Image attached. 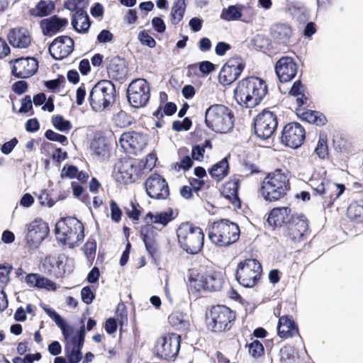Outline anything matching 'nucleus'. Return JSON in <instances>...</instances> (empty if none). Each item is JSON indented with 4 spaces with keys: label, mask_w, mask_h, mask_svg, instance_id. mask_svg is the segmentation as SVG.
I'll use <instances>...</instances> for the list:
<instances>
[{
    "label": "nucleus",
    "mask_w": 363,
    "mask_h": 363,
    "mask_svg": "<svg viewBox=\"0 0 363 363\" xmlns=\"http://www.w3.org/2000/svg\"><path fill=\"white\" fill-rule=\"evenodd\" d=\"M225 284L221 272L193 267L188 271L187 288L189 293L199 296L201 292H216Z\"/></svg>",
    "instance_id": "nucleus-1"
},
{
    "label": "nucleus",
    "mask_w": 363,
    "mask_h": 363,
    "mask_svg": "<svg viewBox=\"0 0 363 363\" xmlns=\"http://www.w3.org/2000/svg\"><path fill=\"white\" fill-rule=\"evenodd\" d=\"M267 92L264 80L258 77H249L238 83L234 91V97L240 105L253 108L261 102Z\"/></svg>",
    "instance_id": "nucleus-2"
},
{
    "label": "nucleus",
    "mask_w": 363,
    "mask_h": 363,
    "mask_svg": "<svg viewBox=\"0 0 363 363\" xmlns=\"http://www.w3.org/2000/svg\"><path fill=\"white\" fill-rule=\"evenodd\" d=\"M236 320V312L230 307L223 304L213 305L206 313V327L213 335H223L235 327Z\"/></svg>",
    "instance_id": "nucleus-3"
},
{
    "label": "nucleus",
    "mask_w": 363,
    "mask_h": 363,
    "mask_svg": "<svg viewBox=\"0 0 363 363\" xmlns=\"http://www.w3.org/2000/svg\"><path fill=\"white\" fill-rule=\"evenodd\" d=\"M289 189V178L281 169L269 173L262 183L261 190L264 199L274 201L283 198Z\"/></svg>",
    "instance_id": "nucleus-4"
},
{
    "label": "nucleus",
    "mask_w": 363,
    "mask_h": 363,
    "mask_svg": "<svg viewBox=\"0 0 363 363\" xmlns=\"http://www.w3.org/2000/svg\"><path fill=\"white\" fill-rule=\"evenodd\" d=\"M233 115L231 111L222 104H213L205 113V123L212 130L225 133L233 127Z\"/></svg>",
    "instance_id": "nucleus-5"
},
{
    "label": "nucleus",
    "mask_w": 363,
    "mask_h": 363,
    "mask_svg": "<svg viewBox=\"0 0 363 363\" xmlns=\"http://www.w3.org/2000/svg\"><path fill=\"white\" fill-rule=\"evenodd\" d=\"M57 240L64 246L73 248L84 238L83 225L75 218H65L55 225Z\"/></svg>",
    "instance_id": "nucleus-6"
},
{
    "label": "nucleus",
    "mask_w": 363,
    "mask_h": 363,
    "mask_svg": "<svg viewBox=\"0 0 363 363\" xmlns=\"http://www.w3.org/2000/svg\"><path fill=\"white\" fill-rule=\"evenodd\" d=\"M262 266L255 258H247L238 262L235 270V280L245 288H252L258 284L262 276Z\"/></svg>",
    "instance_id": "nucleus-7"
},
{
    "label": "nucleus",
    "mask_w": 363,
    "mask_h": 363,
    "mask_svg": "<svg viewBox=\"0 0 363 363\" xmlns=\"http://www.w3.org/2000/svg\"><path fill=\"white\" fill-rule=\"evenodd\" d=\"M240 229L237 224L221 219L214 222L208 233L212 242L220 247H227L238 240Z\"/></svg>",
    "instance_id": "nucleus-8"
},
{
    "label": "nucleus",
    "mask_w": 363,
    "mask_h": 363,
    "mask_svg": "<svg viewBox=\"0 0 363 363\" xmlns=\"http://www.w3.org/2000/svg\"><path fill=\"white\" fill-rule=\"evenodd\" d=\"M48 316L52 319L56 325L60 328L64 337L65 345L75 348H82L85 339V327L82 325L77 332L74 328L68 325L66 321L54 310L50 308L44 309Z\"/></svg>",
    "instance_id": "nucleus-9"
},
{
    "label": "nucleus",
    "mask_w": 363,
    "mask_h": 363,
    "mask_svg": "<svg viewBox=\"0 0 363 363\" xmlns=\"http://www.w3.org/2000/svg\"><path fill=\"white\" fill-rule=\"evenodd\" d=\"M317 177L318 175L313 174L308 184L315 194L322 197L323 206L329 207L343 193L345 186L326 181L324 178Z\"/></svg>",
    "instance_id": "nucleus-10"
},
{
    "label": "nucleus",
    "mask_w": 363,
    "mask_h": 363,
    "mask_svg": "<svg viewBox=\"0 0 363 363\" xmlns=\"http://www.w3.org/2000/svg\"><path fill=\"white\" fill-rule=\"evenodd\" d=\"M177 235L182 250H201L203 245L204 234L202 229L191 223H182L177 230Z\"/></svg>",
    "instance_id": "nucleus-11"
},
{
    "label": "nucleus",
    "mask_w": 363,
    "mask_h": 363,
    "mask_svg": "<svg viewBox=\"0 0 363 363\" xmlns=\"http://www.w3.org/2000/svg\"><path fill=\"white\" fill-rule=\"evenodd\" d=\"M114 85L108 80L98 82L91 90L89 100L95 111H101L114 101Z\"/></svg>",
    "instance_id": "nucleus-12"
},
{
    "label": "nucleus",
    "mask_w": 363,
    "mask_h": 363,
    "mask_svg": "<svg viewBox=\"0 0 363 363\" xmlns=\"http://www.w3.org/2000/svg\"><path fill=\"white\" fill-rule=\"evenodd\" d=\"M181 335L174 333H167L157 340L156 354L162 359L174 360L180 350Z\"/></svg>",
    "instance_id": "nucleus-13"
},
{
    "label": "nucleus",
    "mask_w": 363,
    "mask_h": 363,
    "mask_svg": "<svg viewBox=\"0 0 363 363\" xmlns=\"http://www.w3.org/2000/svg\"><path fill=\"white\" fill-rule=\"evenodd\" d=\"M286 237L293 243L302 242L308 235L309 222L302 213L291 216L286 225Z\"/></svg>",
    "instance_id": "nucleus-14"
},
{
    "label": "nucleus",
    "mask_w": 363,
    "mask_h": 363,
    "mask_svg": "<svg viewBox=\"0 0 363 363\" xmlns=\"http://www.w3.org/2000/svg\"><path fill=\"white\" fill-rule=\"evenodd\" d=\"M150 86L144 79H137L129 84L127 90L128 100L134 108L145 106L150 99Z\"/></svg>",
    "instance_id": "nucleus-15"
},
{
    "label": "nucleus",
    "mask_w": 363,
    "mask_h": 363,
    "mask_svg": "<svg viewBox=\"0 0 363 363\" xmlns=\"http://www.w3.org/2000/svg\"><path fill=\"white\" fill-rule=\"evenodd\" d=\"M277 128L275 114L269 111L259 113L255 121V132L258 138L266 140L270 138Z\"/></svg>",
    "instance_id": "nucleus-16"
},
{
    "label": "nucleus",
    "mask_w": 363,
    "mask_h": 363,
    "mask_svg": "<svg viewBox=\"0 0 363 363\" xmlns=\"http://www.w3.org/2000/svg\"><path fill=\"white\" fill-rule=\"evenodd\" d=\"M67 257L64 254L49 255L40 260V269L49 277H62L65 272V262Z\"/></svg>",
    "instance_id": "nucleus-17"
},
{
    "label": "nucleus",
    "mask_w": 363,
    "mask_h": 363,
    "mask_svg": "<svg viewBox=\"0 0 363 363\" xmlns=\"http://www.w3.org/2000/svg\"><path fill=\"white\" fill-rule=\"evenodd\" d=\"M49 233L48 224L41 219H35L27 225L26 242L30 247L38 248Z\"/></svg>",
    "instance_id": "nucleus-18"
},
{
    "label": "nucleus",
    "mask_w": 363,
    "mask_h": 363,
    "mask_svg": "<svg viewBox=\"0 0 363 363\" xmlns=\"http://www.w3.org/2000/svg\"><path fill=\"white\" fill-rule=\"evenodd\" d=\"M145 186L147 194L152 199L163 200L169 196L168 184L159 174L150 175L145 181Z\"/></svg>",
    "instance_id": "nucleus-19"
},
{
    "label": "nucleus",
    "mask_w": 363,
    "mask_h": 363,
    "mask_svg": "<svg viewBox=\"0 0 363 363\" xmlns=\"http://www.w3.org/2000/svg\"><path fill=\"white\" fill-rule=\"evenodd\" d=\"M245 67L243 61L240 57H233L222 67L218 79L223 85H229L236 80Z\"/></svg>",
    "instance_id": "nucleus-20"
},
{
    "label": "nucleus",
    "mask_w": 363,
    "mask_h": 363,
    "mask_svg": "<svg viewBox=\"0 0 363 363\" xmlns=\"http://www.w3.org/2000/svg\"><path fill=\"white\" fill-rule=\"evenodd\" d=\"M305 139V130L298 123H290L286 125L281 135V142L291 148H297L301 145Z\"/></svg>",
    "instance_id": "nucleus-21"
},
{
    "label": "nucleus",
    "mask_w": 363,
    "mask_h": 363,
    "mask_svg": "<svg viewBox=\"0 0 363 363\" xmlns=\"http://www.w3.org/2000/svg\"><path fill=\"white\" fill-rule=\"evenodd\" d=\"M147 138L145 135L137 132H127L123 133L119 139V143L125 151L134 154L141 151L147 145Z\"/></svg>",
    "instance_id": "nucleus-22"
},
{
    "label": "nucleus",
    "mask_w": 363,
    "mask_h": 363,
    "mask_svg": "<svg viewBox=\"0 0 363 363\" xmlns=\"http://www.w3.org/2000/svg\"><path fill=\"white\" fill-rule=\"evenodd\" d=\"M13 63L12 74L18 78H28L38 70V63L34 57H21L11 61Z\"/></svg>",
    "instance_id": "nucleus-23"
},
{
    "label": "nucleus",
    "mask_w": 363,
    "mask_h": 363,
    "mask_svg": "<svg viewBox=\"0 0 363 363\" xmlns=\"http://www.w3.org/2000/svg\"><path fill=\"white\" fill-rule=\"evenodd\" d=\"M74 49L73 40L67 36L56 38L49 46V52L55 60H62L69 55Z\"/></svg>",
    "instance_id": "nucleus-24"
},
{
    "label": "nucleus",
    "mask_w": 363,
    "mask_h": 363,
    "mask_svg": "<svg viewBox=\"0 0 363 363\" xmlns=\"http://www.w3.org/2000/svg\"><path fill=\"white\" fill-rule=\"evenodd\" d=\"M253 16L254 12L250 7L244 5H232L222 11L220 18L227 21L240 20L249 23Z\"/></svg>",
    "instance_id": "nucleus-25"
},
{
    "label": "nucleus",
    "mask_w": 363,
    "mask_h": 363,
    "mask_svg": "<svg viewBox=\"0 0 363 363\" xmlns=\"http://www.w3.org/2000/svg\"><path fill=\"white\" fill-rule=\"evenodd\" d=\"M275 72L280 82H288L297 73V65L290 57H283L275 65Z\"/></svg>",
    "instance_id": "nucleus-26"
},
{
    "label": "nucleus",
    "mask_w": 363,
    "mask_h": 363,
    "mask_svg": "<svg viewBox=\"0 0 363 363\" xmlns=\"http://www.w3.org/2000/svg\"><path fill=\"white\" fill-rule=\"evenodd\" d=\"M278 335L283 339H288L299 335L298 328L291 315H284L279 317L277 325Z\"/></svg>",
    "instance_id": "nucleus-27"
},
{
    "label": "nucleus",
    "mask_w": 363,
    "mask_h": 363,
    "mask_svg": "<svg viewBox=\"0 0 363 363\" xmlns=\"http://www.w3.org/2000/svg\"><path fill=\"white\" fill-rule=\"evenodd\" d=\"M134 172V165L130 160L120 161L115 166L113 177L119 183L128 184L133 182Z\"/></svg>",
    "instance_id": "nucleus-28"
},
{
    "label": "nucleus",
    "mask_w": 363,
    "mask_h": 363,
    "mask_svg": "<svg viewBox=\"0 0 363 363\" xmlns=\"http://www.w3.org/2000/svg\"><path fill=\"white\" fill-rule=\"evenodd\" d=\"M10 44L17 48H26L31 43V37L28 30L25 28H14L8 34Z\"/></svg>",
    "instance_id": "nucleus-29"
},
{
    "label": "nucleus",
    "mask_w": 363,
    "mask_h": 363,
    "mask_svg": "<svg viewBox=\"0 0 363 363\" xmlns=\"http://www.w3.org/2000/svg\"><path fill=\"white\" fill-rule=\"evenodd\" d=\"M293 214L289 206L274 208L269 214L267 221L270 225L275 227H281L283 224L286 225Z\"/></svg>",
    "instance_id": "nucleus-30"
},
{
    "label": "nucleus",
    "mask_w": 363,
    "mask_h": 363,
    "mask_svg": "<svg viewBox=\"0 0 363 363\" xmlns=\"http://www.w3.org/2000/svg\"><path fill=\"white\" fill-rule=\"evenodd\" d=\"M25 282L32 288L55 290L56 284L38 273H30L25 277Z\"/></svg>",
    "instance_id": "nucleus-31"
},
{
    "label": "nucleus",
    "mask_w": 363,
    "mask_h": 363,
    "mask_svg": "<svg viewBox=\"0 0 363 363\" xmlns=\"http://www.w3.org/2000/svg\"><path fill=\"white\" fill-rule=\"evenodd\" d=\"M168 323L177 331L186 332L190 328L189 317L179 311H174L168 316Z\"/></svg>",
    "instance_id": "nucleus-32"
},
{
    "label": "nucleus",
    "mask_w": 363,
    "mask_h": 363,
    "mask_svg": "<svg viewBox=\"0 0 363 363\" xmlns=\"http://www.w3.org/2000/svg\"><path fill=\"white\" fill-rule=\"evenodd\" d=\"M67 23V19L60 18L57 16H54L50 18L42 21L40 26L44 35H52L59 32L63 27L66 26Z\"/></svg>",
    "instance_id": "nucleus-33"
},
{
    "label": "nucleus",
    "mask_w": 363,
    "mask_h": 363,
    "mask_svg": "<svg viewBox=\"0 0 363 363\" xmlns=\"http://www.w3.org/2000/svg\"><path fill=\"white\" fill-rule=\"evenodd\" d=\"M174 218V212L169 208L165 211L149 212L146 214L144 220L146 223L160 224L164 227Z\"/></svg>",
    "instance_id": "nucleus-34"
},
{
    "label": "nucleus",
    "mask_w": 363,
    "mask_h": 363,
    "mask_svg": "<svg viewBox=\"0 0 363 363\" xmlns=\"http://www.w3.org/2000/svg\"><path fill=\"white\" fill-rule=\"evenodd\" d=\"M271 34L279 43L286 44L292 35V30L288 25L277 23L271 28Z\"/></svg>",
    "instance_id": "nucleus-35"
},
{
    "label": "nucleus",
    "mask_w": 363,
    "mask_h": 363,
    "mask_svg": "<svg viewBox=\"0 0 363 363\" xmlns=\"http://www.w3.org/2000/svg\"><path fill=\"white\" fill-rule=\"evenodd\" d=\"M141 235L143 237L146 250H151L153 248L157 242L158 233L155 227L152 225L147 223L141 228Z\"/></svg>",
    "instance_id": "nucleus-36"
},
{
    "label": "nucleus",
    "mask_w": 363,
    "mask_h": 363,
    "mask_svg": "<svg viewBox=\"0 0 363 363\" xmlns=\"http://www.w3.org/2000/svg\"><path fill=\"white\" fill-rule=\"evenodd\" d=\"M72 24L77 32H86L90 26L89 18L86 12L84 10H79L74 13Z\"/></svg>",
    "instance_id": "nucleus-37"
},
{
    "label": "nucleus",
    "mask_w": 363,
    "mask_h": 363,
    "mask_svg": "<svg viewBox=\"0 0 363 363\" xmlns=\"http://www.w3.org/2000/svg\"><path fill=\"white\" fill-rule=\"evenodd\" d=\"M348 218L357 223L363 221V200L352 202L347 207Z\"/></svg>",
    "instance_id": "nucleus-38"
},
{
    "label": "nucleus",
    "mask_w": 363,
    "mask_h": 363,
    "mask_svg": "<svg viewBox=\"0 0 363 363\" xmlns=\"http://www.w3.org/2000/svg\"><path fill=\"white\" fill-rule=\"evenodd\" d=\"M229 165L227 158L215 164L209 171L211 177L217 181L223 179L228 173Z\"/></svg>",
    "instance_id": "nucleus-39"
},
{
    "label": "nucleus",
    "mask_w": 363,
    "mask_h": 363,
    "mask_svg": "<svg viewBox=\"0 0 363 363\" xmlns=\"http://www.w3.org/2000/svg\"><path fill=\"white\" fill-rule=\"evenodd\" d=\"M186 10L185 0H177L174 1L171 10V23L174 25L178 24L184 17Z\"/></svg>",
    "instance_id": "nucleus-40"
},
{
    "label": "nucleus",
    "mask_w": 363,
    "mask_h": 363,
    "mask_svg": "<svg viewBox=\"0 0 363 363\" xmlns=\"http://www.w3.org/2000/svg\"><path fill=\"white\" fill-rule=\"evenodd\" d=\"M55 8L51 1H40L35 8L30 10V14L36 17H43L52 13Z\"/></svg>",
    "instance_id": "nucleus-41"
},
{
    "label": "nucleus",
    "mask_w": 363,
    "mask_h": 363,
    "mask_svg": "<svg viewBox=\"0 0 363 363\" xmlns=\"http://www.w3.org/2000/svg\"><path fill=\"white\" fill-rule=\"evenodd\" d=\"M302 118L308 123L317 125H323L326 123L325 116L318 111L308 110L302 113Z\"/></svg>",
    "instance_id": "nucleus-42"
},
{
    "label": "nucleus",
    "mask_w": 363,
    "mask_h": 363,
    "mask_svg": "<svg viewBox=\"0 0 363 363\" xmlns=\"http://www.w3.org/2000/svg\"><path fill=\"white\" fill-rule=\"evenodd\" d=\"M248 348V353L255 359H259L264 355V347L262 343L258 340H253L250 343L246 344Z\"/></svg>",
    "instance_id": "nucleus-43"
},
{
    "label": "nucleus",
    "mask_w": 363,
    "mask_h": 363,
    "mask_svg": "<svg viewBox=\"0 0 363 363\" xmlns=\"http://www.w3.org/2000/svg\"><path fill=\"white\" fill-rule=\"evenodd\" d=\"M82 348L65 345V352L68 363H79L82 359Z\"/></svg>",
    "instance_id": "nucleus-44"
},
{
    "label": "nucleus",
    "mask_w": 363,
    "mask_h": 363,
    "mask_svg": "<svg viewBox=\"0 0 363 363\" xmlns=\"http://www.w3.org/2000/svg\"><path fill=\"white\" fill-rule=\"evenodd\" d=\"M115 124L120 128H125L132 123V118L125 111H120L114 116Z\"/></svg>",
    "instance_id": "nucleus-45"
},
{
    "label": "nucleus",
    "mask_w": 363,
    "mask_h": 363,
    "mask_svg": "<svg viewBox=\"0 0 363 363\" xmlns=\"http://www.w3.org/2000/svg\"><path fill=\"white\" fill-rule=\"evenodd\" d=\"M315 152L320 159H325L328 156V150L325 136L320 135Z\"/></svg>",
    "instance_id": "nucleus-46"
},
{
    "label": "nucleus",
    "mask_w": 363,
    "mask_h": 363,
    "mask_svg": "<svg viewBox=\"0 0 363 363\" xmlns=\"http://www.w3.org/2000/svg\"><path fill=\"white\" fill-rule=\"evenodd\" d=\"M52 123L55 128L62 132L68 131L72 128L70 122L65 120L62 116L53 117Z\"/></svg>",
    "instance_id": "nucleus-47"
},
{
    "label": "nucleus",
    "mask_w": 363,
    "mask_h": 363,
    "mask_svg": "<svg viewBox=\"0 0 363 363\" xmlns=\"http://www.w3.org/2000/svg\"><path fill=\"white\" fill-rule=\"evenodd\" d=\"M303 87L299 81L294 83L292 87L289 91V94L294 96H296V101L298 106L303 104V100L302 99Z\"/></svg>",
    "instance_id": "nucleus-48"
},
{
    "label": "nucleus",
    "mask_w": 363,
    "mask_h": 363,
    "mask_svg": "<svg viewBox=\"0 0 363 363\" xmlns=\"http://www.w3.org/2000/svg\"><path fill=\"white\" fill-rule=\"evenodd\" d=\"M138 38L142 45H147L149 48H152L156 45V42L154 38L145 30L140 32Z\"/></svg>",
    "instance_id": "nucleus-49"
},
{
    "label": "nucleus",
    "mask_w": 363,
    "mask_h": 363,
    "mask_svg": "<svg viewBox=\"0 0 363 363\" xmlns=\"http://www.w3.org/2000/svg\"><path fill=\"white\" fill-rule=\"evenodd\" d=\"M191 126V121L185 118L182 121H175L172 124V129L176 131L188 130Z\"/></svg>",
    "instance_id": "nucleus-50"
},
{
    "label": "nucleus",
    "mask_w": 363,
    "mask_h": 363,
    "mask_svg": "<svg viewBox=\"0 0 363 363\" xmlns=\"http://www.w3.org/2000/svg\"><path fill=\"white\" fill-rule=\"evenodd\" d=\"M81 297L84 303L90 304L94 299L95 294L89 286H84L81 291Z\"/></svg>",
    "instance_id": "nucleus-51"
},
{
    "label": "nucleus",
    "mask_w": 363,
    "mask_h": 363,
    "mask_svg": "<svg viewBox=\"0 0 363 363\" xmlns=\"http://www.w3.org/2000/svg\"><path fill=\"white\" fill-rule=\"evenodd\" d=\"M45 136L47 139L50 140L59 142L62 144L67 141L66 136L55 133L52 130H48L45 133Z\"/></svg>",
    "instance_id": "nucleus-52"
},
{
    "label": "nucleus",
    "mask_w": 363,
    "mask_h": 363,
    "mask_svg": "<svg viewBox=\"0 0 363 363\" xmlns=\"http://www.w3.org/2000/svg\"><path fill=\"white\" fill-rule=\"evenodd\" d=\"M12 270V266L0 265V284H6L9 281V274Z\"/></svg>",
    "instance_id": "nucleus-53"
},
{
    "label": "nucleus",
    "mask_w": 363,
    "mask_h": 363,
    "mask_svg": "<svg viewBox=\"0 0 363 363\" xmlns=\"http://www.w3.org/2000/svg\"><path fill=\"white\" fill-rule=\"evenodd\" d=\"M125 213L129 218L136 220L139 219V216L140 215V211L133 202H131L129 204V206L125 208Z\"/></svg>",
    "instance_id": "nucleus-54"
},
{
    "label": "nucleus",
    "mask_w": 363,
    "mask_h": 363,
    "mask_svg": "<svg viewBox=\"0 0 363 363\" xmlns=\"http://www.w3.org/2000/svg\"><path fill=\"white\" fill-rule=\"evenodd\" d=\"M111 207V216L113 220L115 222H118L121 218V211L120 208L118 206L116 203L112 201L110 203Z\"/></svg>",
    "instance_id": "nucleus-55"
},
{
    "label": "nucleus",
    "mask_w": 363,
    "mask_h": 363,
    "mask_svg": "<svg viewBox=\"0 0 363 363\" xmlns=\"http://www.w3.org/2000/svg\"><path fill=\"white\" fill-rule=\"evenodd\" d=\"M117 322L115 318H108L104 325V329L108 334H113L117 330Z\"/></svg>",
    "instance_id": "nucleus-56"
},
{
    "label": "nucleus",
    "mask_w": 363,
    "mask_h": 363,
    "mask_svg": "<svg viewBox=\"0 0 363 363\" xmlns=\"http://www.w3.org/2000/svg\"><path fill=\"white\" fill-rule=\"evenodd\" d=\"M280 360L282 363L286 362L288 360L294 358L291 350L288 347L281 348L279 351Z\"/></svg>",
    "instance_id": "nucleus-57"
},
{
    "label": "nucleus",
    "mask_w": 363,
    "mask_h": 363,
    "mask_svg": "<svg viewBox=\"0 0 363 363\" xmlns=\"http://www.w3.org/2000/svg\"><path fill=\"white\" fill-rule=\"evenodd\" d=\"M18 144V140L14 138L13 139H11V140L5 143L1 148V152L4 155H9V153L11 152V151L13 150V149L16 147V145Z\"/></svg>",
    "instance_id": "nucleus-58"
},
{
    "label": "nucleus",
    "mask_w": 363,
    "mask_h": 363,
    "mask_svg": "<svg viewBox=\"0 0 363 363\" xmlns=\"http://www.w3.org/2000/svg\"><path fill=\"white\" fill-rule=\"evenodd\" d=\"M192 164L193 162L191 157L186 155L181 159L179 164H177L175 168L178 166V169H182L183 170L186 171L192 167Z\"/></svg>",
    "instance_id": "nucleus-59"
},
{
    "label": "nucleus",
    "mask_w": 363,
    "mask_h": 363,
    "mask_svg": "<svg viewBox=\"0 0 363 363\" xmlns=\"http://www.w3.org/2000/svg\"><path fill=\"white\" fill-rule=\"evenodd\" d=\"M152 27L155 30H157L158 33H164L166 29V26L164 24V21L159 17H155L152 20Z\"/></svg>",
    "instance_id": "nucleus-60"
},
{
    "label": "nucleus",
    "mask_w": 363,
    "mask_h": 363,
    "mask_svg": "<svg viewBox=\"0 0 363 363\" xmlns=\"http://www.w3.org/2000/svg\"><path fill=\"white\" fill-rule=\"evenodd\" d=\"M204 147L201 146V145H198L194 146L192 148L191 151V156L192 158L195 160L200 161L203 157V153H204Z\"/></svg>",
    "instance_id": "nucleus-61"
},
{
    "label": "nucleus",
    "mask_w": 363,
    "mask_h": 363,
    "mask_svg": "<svg viewBox=\"0 0 363 363\" xmlns=\"http://www.w3.org/2000/svg\"><path fill=\"white\" fill-rule=\"evenodd\" d=\"M33 108L31 99L29 96H25L22 100L21 106L19 109L20 113H28Z\"/></svg>",
    "instance_id": "nucleus-62"
},
{
    "label": "nucleus",
    "mask_w": 363,
    "mask_h": 363,
    "mask_svg": "<svg viewBox=\"0 0 363 363\" xmlns=\"http://www.w3.org/2000/svg\"><path fill=\"white\" fill-rule=\"evenodd\" d=\"M214 69V65L209 61H203L199 64V70L203 74H208L213 72Z\"/></svg>",
    "instance_id": "nucleus-63"
},
{
    "label": "nucleus",
    "mask_w": 363,
    "mask_h": 363,
    "mask_svg": "<svg viewBox=\"0 0 363 363\" xmlns=\"http://www.w3.org/2000/svg\"><path fill=\"white\" fill-rule=\"evenodd\" d=\"M28 84L27 82H26L25 81H18L14 83L12 86L13 91L18 94H21L26 92Z\"/></svg>",
    "instance_id": "nucleus-64"
}]
</instances>
